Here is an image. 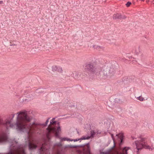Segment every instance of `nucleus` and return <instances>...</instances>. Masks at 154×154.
Returning <instances> with one entry per match:
<instances>
[{"mask_svg":"<svg viewBox=\"0 0 154 154\" xmlns=\"http://www.w3.org/2000/svg\"><path fill=\"white\" fill-rule=\"evenodd\" d=\"M16 123L14 125L11 124V122L7 120L4 124L7 129L9 127L13 128H16L18 131L26 133L27 134L25 139V144L24 146L22 145H19L15 141H13L10 148L13 147L14 150L17 154H25L24 147L28 146L29 149H34L37 147L34 142L33 137L36 134H40L41 131V126L35 122L28 124L27 122H30L32 119L31 116H29L26 111H20L17 113Z\"/></svg>","mask_w":154,"mask_h":154,"instance_id":"obj_1","label":"nucleus"},{"mask_svg":"<svg viewBox=\"0 0 154 154\" xmlns=\"http://www.w3.org/2000/svg\"><path fill=\"white\" fill-rule=\"evenodd\" d=\"M55 118H53L50 121V124L46 130L47 140L49 141L50 139V135L51 133H54L57 137H59L58 133L61 131L58 122L55 121Z\"/></svg>","mask_w":154,"mask_h":154,"instance_id":"obj_2","label":"nucleus"},{"mask_svg":"<svg viewBox=\"0 0 154 154\" xmlns=\"http://www.w3.org/2000/svg\"><path fill=\"white\" fill-rule=\"evenodd\" d=\"M140 140L135 141V143L138 151L141 150L143 148L150 149V146L148 145L146 139L141 136L139 137Z\"/></svg>","mask_w":154,"mask_h":154,"instance_id":"obj_3","label":"nucleus"},{"mask_svg":"<svg viewBox=\"0 0 154 154\" xmlns=\"http://www.w3.org/2000/svg\"><path fill=\"white\" fill-rule=\"evenodd\" d=\"M102 67L99 66H94L93 63H89L87 64L86 66L85 70L88 72L95 73H98V71L101 70Z\"/></svg>","mask_w":154,"mask_h":154,"instance_id":"obj_4","label":"nucleus"},{"mask_svg":"<svg viewBox=\"0 0 154 154\" xmlns=\"http://www.w3.org/2000/svg\"><path fill=\"white\" fill-rule=\"evenodd\" d=\"M108 71V69H106L103 70V68L102 67L101 70L98 71V73L96 74V75L100 79H106L110 78Z\"/></svg>","mask_w":154,"mask_h":154,"instance_id":"obj_5","label":"nucleus"},{"mask_svg":"<svg viewBox=\"0 0 154 154\" xmlns=\"http://www.w3.org/2000/svg\"><path fill=\"white\" fill-rule=\"evenodd\" d=\"M69 75L73 77L74 79L79 80L82 78L81 73L78 72L74 71L73 72H70Z\"/></svg>","mask_w":154,"mask_h":154,"instance_id":"obj_6","label":"nucleus"},{"mask_svg":"<svg viewBox=\"0 0 154 154\" xmlns=\"http://www.w3.org/2000/svg\"><path fill=\"white\" fill-rule=\"evenodd\" d=\"M0 123H2V122L0 120ZM7 139L8 136L7 134L5 132H2L0 134V143L6 141Z\"/></svg>","mask_w":154,"mask_h":154,"instance_id":"obj_7","label":"nucleus"},{"mask_svg":"<svg viewBox=\"0 0 154 154\" xmlns=\"http://www.w3.org/2000/svg\"><path fill=\"white\" fill-rule=\"evenodd\" d=\"M108 69V72L110 78L111 77L114 75L115 72V71L113 68H109L108 69Z\"/></svg>","mask_w":154,"mask_h":154,"instance_id":"obj_8","label":"nucleus"},{"mask_svg":"<svg viewBox=\"0 0 154 154\" xmlns=\"http://www.w3.org/2000/svg\"><path fill=\"white\" fill-rule=\"evenodd\" d=\"M116 136H118L119 139L120 141V144H122L123 143V140L124 137L123 134L120 133L118 134H116Z\"/></svg>","mask_w":154,"mask_h":154,"instance_id":"obj_9","label":"nucleus"},{"mask_svg":"<svg viewBox=\"0 0 154 154\" xmlns=\"http://www.w3.org/2000/svg\"><path fill=\"white\" fill-rule=\"evenodd\" d=\"M122 18V15L120 14L117 13L113 14V18L114 19H120Z\"/></svg>","mask_w":154,"mask_h":154,"instance_id":"obj_10","label":"nucleus"},{"mask_svg":"<svg viewBox=\"0 0 154 154\" xmlns=\"http://www.w3.org/2000/svg\"><path fill=\"white\" fill-rule=\"evenodd\" d=\"M26 99H25V100H30L34 98V96L32 95L31 94H28L26 95Z\"/></svg>","mask_w":154,"mask_h":154,"instance_id":"obj_11","label":"nucleus"},{"mask_svg":"<svg viewBox=\"0 0 154 154\" xmlns=\"http://www.w3.org/2000/svg\"><path fill=\"white\" fill-rule=\"evenodd\" d=\"M134 53L136 55H138L140 52V47L138 46H136L134 48Z\"/></svg>","mask_w":154,"mask_h":154,"instance_id":"obj_12","label":"nucleus"},{"mask_svg":"<svg viewBox=\"0 0 154 154\" xmlns=\"http://www.w3.org/2000/svg\"><path fill=\"white\" fill-rule=\"evenodd\" d=\"M130 149V147H125L123 149L122 152L124 154H128V151Z\"/></svg>","mask_w":154,"mask_h":154,"instance_id":"obj_13","label":"nucleus"},{"mask_svg":"<svg viewBox=\"0 0 154 154\" xmlns=\"http://www.w3.org/2000/svg\"><path fill=\"white\" fill-rule=\"evenodd\" d=\"M96 134V132L94 130H91V136L89 137H93Z\"/></svg>","mask_w":154,"mask_h":154,"instance_id":"obj_14","label":"nucleus"},{"mask_svg":"<svg viewBox=\"0 0 154 154\" xmlns=\"http://www.w3.org/2000/svg\"><path fill=\"white\" fill-rule=\"evenodd\" d=\"M52 70L53 71L57 70L59 71V69H58V67L56 66H54L52 67Z\"/></svg>","mask_w":154,"mask_h":154,"instance_id":"obj_15","label":"nucleus"},{"mask_svg":"<svg viewBox=\"0 0 154 154\" xmlns=\"http://www.w3.org/2000/svg\"><path fill=\"white\" fill-rule=\"evenodd\" d=\"M86 152L87 153L91 154L90 149L89 146L88 145L86 146Z\"/></svg>","mask_w":154,"mask_h":154,"instance_id":"obj_16","label":"nucleus"},{"mask_svg":"<svg viewBox=\"0 0 154 154\" xmlns=\"http://www.w3.org/2000/svg\"><path fill=\"white\" fill-rule=\"evenodd\" d=\"M93 48L94 49H103L104 48L102 47H100V46H98L97 45H94L93 47Z\"/></svg>","mask_w":154,"mask_h":154,"instance_id":"obj_17","label":"nucleus"},{"mask_svg":"<svg viewBox=\"0 0 154 154\" xmlns=\"http://www.w3.org/2000/svg\"><path fill=\"white\" fill-rule=\"evenodd\" d=\"M91 138V137L89 136H83L82 137L80 138V140H88Z\"/></svg>","mask_w":154,"mask_h":154,"instance_id":"obj_18","label":"nucleus"},{"mask_svg":"<svg viewBox=\"0 0 154 154\" xmlns=\"http://www.w3.org/2000/svg\"><path fill=\"white\" fill-rule=\"evenodd\" d=\"M137 100H139L140 101H143L144 99L143 97H141V96L137 97Z\"/></svg>","mask_w":154,"mask_h":154,"instance_id":"obj_19","label":"nucleus"},{"mask_svg":"<svg viewBox=\"0 0 154 154\" xmlns=\"http://www.w3.org/2000/svg\"><path fill=\"white\" fill-rule=\"evenodd\" d=\"M79 146L76 145H68V147L69 148H77Z\"/></svg>","mask_w":154,"mask_h":154,"instance_id":"obj_20","label":"nucleus"},{"mask_svg":"<svg viewBox=\"0 0 154 154\" xmlns=\"http://www.w3.org/2000/svg\"><path fill=\"white\" fill-rule=\"evenodd\" d=\"M80 139H74V140H71V139L69 138H68V141H74V142H75V141H79V140H80Z\"/></svg>","mask_w":154,"mask_h":154,"instance_id":"obj_21","label":"nucleus"},{"mask_svg":"<svg viewBox=\"0 0 154 154\" xmlns=\"http://www.w3.org/2000/svg\"><path fill=\"white\" fill-rule=\"evenodd\" d=\"M80 139H74V140H71V139L69 138H68V141H74V142H75V141H79V140H80Z\"/></svg>","mask_w":154,"mask_h":154,"instance_id":"obj_22","label":"nucleus"},{"mask_svg":"<svg viewBox=\"0 0 154 154\" xmlns=\"http://www.w3.org/2000/svg\"><path fill=\"white\" fill-rule=\"evenodd\" d=\"M50 119V118H49L47 119V120L45 122V124H43V125L45 126H46L48 124V123L49 122V120Z\"/></svg>","mask_w":154,"mask_h":154,"instance_id":"obj_23","label":"nucleus"},{"mask_svg":"<svg viewBox=\"0 0 154 154\" xmlns=\"http://www.w3.org/2000/svg\"><path fill=\"white\" fill-rule=\"evenodd\" d=\"M131 2H127L126 4V5L127 6V7H128L130 6V5H131Z\"/></svg>","mask_w":154,"mask_h":154,"instance_id":"obj_24","label":"nucleus"},{"mask_svg":"<svg viewBox=\"0 0 154 154\" xmlns=\"http://www.w3.org/2000/svg\"><path fill=\"white\" fill-rule=\"evenodd\" d=\"M60 139L62 141H65V140H67V139L66 138H60Z\"/></svg>","mask_w":154,"mask_h":154,"instance_id":"obj_25","label":"nucleus"},{"mask_svg":"<svg viewBox=\"0 0 154 154\" xmlns=\"http://www.w3.org/2000/svg\"><path fill=\"white\" fill-rule=\"evenodd\" d=\"M96 135L100 134V132L98 130H96Z\"/></svg>","mask_w":154,"mask_h":154,"instance_id":"obj_26","label":"nucleus"},{"mask_svg":"<svg viewBox=\"0 0 154 154\" xmlns=\"http://www.w3.org/2000/svg\"><path fill=\"white\" fill-rule=\"evenodd\" d=\"M132 63H136L137 62V61L135 60H132Z\"/></svg>","mask_w":154,"mask_h":154,"instance_id":"obj_27","label":"nucleus"},{"mask_svg":"<svg viewBox=\"0 0 154 154\" xmlns=\"http://www.w3.org/2000/svg\"><path fill=\"white\" fill-rule=\"evenodd\" d=\"M126 18V17L125 16H122V18H122L123 19H125Z\"/></svg>","mask_w":154,"mask_h":154,"instance_id":"obj_28","label":"nucleus"},{"mask_svg":"<svg viewBox=\"0 0 154 154\" xmlns=\"http://www.w3.org/2000/svg\"><path fill=\"white\" fill-rule=\"evenodd\" d=\"M111 137L112 138L113 140V141H114V138H113V135L112 134H111Z\"/></svg>","mask_w":154,"mask_h":154,"instance_id":"obj_29","label":"nucleus"},{"mask_svg":"<svg viewBox=\"0 0 154 154\" xmlns=\"http://www.w3.org/2000/svg\"><path fill=\"white\" fill-rule=\"evenodd\" d=\"M3 3V2L2 1H0V4H2Z\"/></svg>","mask_w":154,"mask_h":154,"instance_id":"obj_30","label":"nucleus"},{"mask_svg":"<svg viewBox=\"0 0 154 154\" xmlns=\"http://www.w3.org/2000/svg\"><path fill=\"white\" fill-rule=\"evenodd\" d=\"M115 143H114V146H113V147H112V149L113 148L115 147Z\"/></svg>","mask_w":154,"mask_h":154,"instance_id":"obj_31","label":"nucleus"},{"mask_svg":"<svg viewBox=\"0 0 154 154\" xmlns=\"http://www.w3.org/2000/svg\"><path fill=\"white\" fill-rule=\"evenodd\" d=\"M72 106H73V107H75L74 106V105L71 106H70V107H72Z\"/></svg>","mask_w":154,"mask_h":154,"instance_id":"obj_32","label":"nucleus"},{"mask_svg":"<svg viewBox=\"0 0 154 154\" xmlns=\"http://www.w3.org/2000/svg\"><path fill=\"white\" fill-rule=\"evenodd\" d=\"M141 57H143V55H142V54H141Z\"/></svg>","mask_w":154,"mask_h":154,"instance_id":"obj_33","label":"nucleus"},{"mask_svg":"<svg viewBox=\"0 0 154 154\" xmlns=\"http://www.w3.org/2000/svg\"><path fill=\"white\" fill-rule=\"evenodd\" d=\"M132 137L133 139H135L134 137Z\"/></svg>","mask_w":154,"mask_h":154,"instance_id":"obj_34","label":"nucleus"},{"mask_svg":"<svg viewBox=\"0 0 154 154\" xmlns=\"http://www.w3.org/2000/svg\"><path fill=\"white\" fill-rule=\"evenodd\" d=\"M59 69H60V70H62L61 68H60V67H59Z\"/></svg>","mask_w":154,"mask_h":154,"instance_id":"obj_35","label":"nucleus"},{"mask_svg":"<svg viewBox=\"0 0 154 154\" xmlns=\"http://www.w3.org/2000/svg\"><path fill=\"white\" fill-rule=\"evenodd\" d=\"M154 2V0H153L152 1V2Z\"/></svg>","mask_w":154,"mask_h":154,"instance_id":"obj_36","label":"nucleus"},{"mask_svg":"<svg viewBox=\"0 0 154 154\" xmlns=\"http://www.w3.org/2000/svg\"><path fill=\"white\" fill-rule=\"evenodd\" d=\"M153 4L154 5V2H152Z\"/></svg>","mask_w":154,"mask_h":154,"instance_id":"obj_37","label":"nucleus"}]
</instances>
